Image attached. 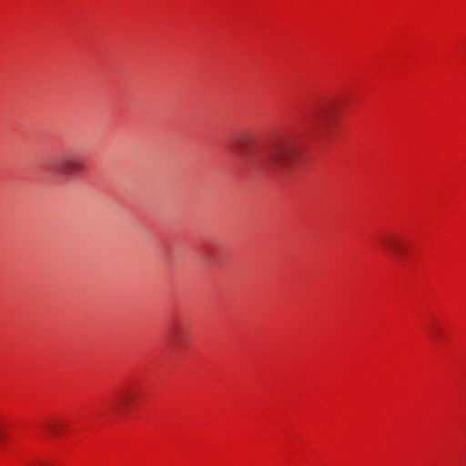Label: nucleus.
Returning <instances> with one entry per match:
<instances>
[{"label":"nucleus","instance_id":"3","mask_svg":"<svg viewBox=\"0 0 466 466\" xmlns=\"http://www.w3.org/2000/svg\"><path fill=\"white\" fill-rule=\"evenodd\" d=\"M312 125L318 129L328 128L333 121V109L329 105H321L315 108L309 116Z\"/></svg>","mask_w":466,"mask_h":466},{"label":"nucleus","instance_id":"2","mask_svg":"<svg viewBox=\"0 0 466 466\" xmlns=\"http://www.w3.org/2000/svg\"><path fill=\"white\" fill-rule=\"evenodd\" d=\"M85 169L83 157L76 153L57 157L50 164L49 170L56 177L73 179Z\"/></svg>","mask_w":466,"mask_h":466},{"label":"nucleus","instance_id":"7","mask_svg":"<svg viewBox=\"0 0 466 466\" xmlns=\"http://www.w3.org/2000/svg\"><path fill=\"white\" fill-rule=\"evenodd\" d=\"M32 466H52V465L46 461H37V462L32 464Z\"/></svg>","mask_w":466,"mask_h":466},{"label":"nucleus","instance_id":"5","mask_svg":"<svg viewBox=\"0 0 466 466\" xmlns=\"http://www.w3.org/2000/svg\"><path fill=\"white\" fill-rule=\"evenodd\" d=\"M136 393L131 390L125 391L116 398V408L118 411H125L128 410L134 403Z\"/></svg>","mask_w":466,"mask_h":466},{"label":"nucleus","instance_id":"1","mask_svg":"<svg viewBox=\"0 0 466 466\" xmlns=\"http://www.w3.org/2000/svg\"><path fill=\"white\" fill-rule=\"evenodd\" d=\"M299 156L296 141L286 139L262 147L247 159L253 167L276 174H285L292 169Z\"/></svg>","mask_w":466,"mask_h":466},{"label":"nucleus","instance_id":"4","mask_svg":"<svg viewBox=\"0 0 466 466\" xmlns=\"http://www.w3.org/2000/svg\"><path fill=\"white\" fill-rule=\"evenodd\" d=\"M385 250L393 258H398L406 251V243L404 239L396 235L387 236L382 240Z\"/></svg>","mask_w":466,"mask_h":466},{"label":"nucleus","instance_id":"6","mask_svg":"<svg viewBox=\"0 0 466 466\" xmlns=\"http://www.w3.org/2000/svg\"><path fill=\"white\" fill-rule=\"evenodd\" d=\"M46 427L50 435L58 436L63 425L56 421H51L48 422Z\"/></svg>","mask_w":466,"mask_h":466}]
</instances>
